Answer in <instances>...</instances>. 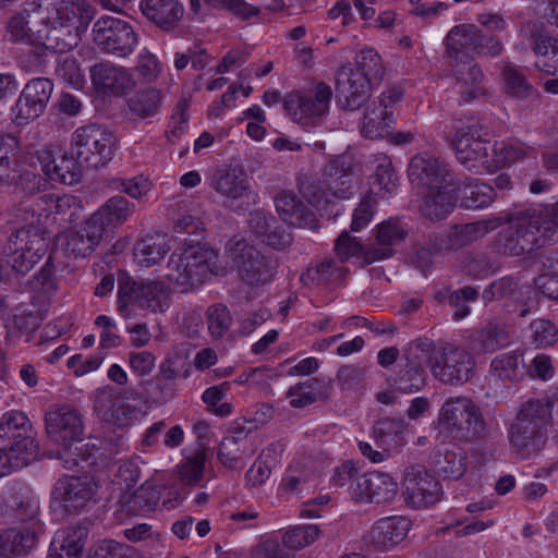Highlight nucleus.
Here are the masks:
<instances>
[{
  "label": "nucleus",
  "mask_w": 558,
  "mask_h": 558,
  "mask_svg": "<svg viewBox=\"0 0 558 558\" xmlns=\"http://www.w3.org/2000/svg\"><path fill=\"white\" fill-rule=\"evenodd\" d=\"M34 20L41 22L36 29V47L64 53L78 45L81 33L86 29L82 7L72 0H39L33 2Z\"/></svg>",
  "instance_id": "nucleus-1"
},
{
  "label": "nucleus",
  "mask_w": 558,
  "mask_h": 558,
  "mask_svg": "<svg viewBox=\"0 0 558 558\" xmlns=\"http://www.w3.org/2000/svg\"><path fill=\"white\" fill-rule=\"evenodd\" d=\"M554 403L548 398L523 402L508 427L511 450L521 460L539 456L549 439Z\"/></svg>",
  "instance_id": "nucleus-2"
},
{
  "label": "nucleus",
  "mask_w": 558,
  "mask_h": 558,
  "mask_svg": "<svg viewBox=\"0 0 558 558\" xmlns=\"http://www.w3.org/2000/svg\"><path fill=\"white\" fill-rule=\"evenodd\" d=\"M501 219L502 223H509V226L496 238L499 253L521 256L557 243L554 236L556 232L545 225L539 207L519 208L508 213Z\"/></svg>",
  "instance_id": "nucleus-3"
},
{
  "label": "nucleus",
  "mask_w": 558,
  "mask_h": 558,
  "mask_svg": "<svg viewBox=\"0 0 558 558\" xmlns=\"http://www.w3.org/2000/svg\"><path fill=\"white\" fill-rule=\"evenodd\" d=\"M38 451L36 432L27 415L19 410L5 412L0 420V477L28 465Z\"/></svg>",
  "instance_id": "nucleus-4"
},
{
  "label": "nucleus",
  "mask_w": 558,
  "mask_h": 558,
  "mask_svg": "<svg viewBox=\"0 0 558 558\" xmlns=\"http://www.w3.org/2000/svg\"><path fill=\"white\" fill-rule=\"evenodd\" d=\"M22 211L23 226L10 234L3 246V254L16 272L25 274L46 254L49 236L43 221V214L31 218L26 206Z\"/></svg>",
  "instance_id": "nucleus-5"
},
{
  "label": "nucleus",
  "mask_w": 558,
  "mask_h": 558,
  "mask_svg": "<svg viewBox=\"0 0 558 558\" xmlns=\"http://www.w3.org/2000/svg\"><path fill=\"white\" fill-rule=\"evenodd\" d=\"M438 424L454 439L465 442L490 436V427L480 407L466 396L448 398L439 410Z\"/></svg>",
  "instance_id": "nucleus-6"
},
{
  "label": "nucleus",
  "mask_w": 558,
  "mask_h": 558,
  "mask_svg": "<svg viewBox=\"0 0 558 558\" xmlns=\"http://www.w3.org/2000/svg\"><path fill=\"white\" fill-rule=\"evenodd\" d=\"M118 311L124 318L137 308L151 313H163L170 305V290L165 282L150 279H134L126 272L118 277Z\"/></svg>",
  "instance_id": "nucleus-7"
},
{
  "label": "nucleus",
  "mask_w": 558,
  "mask_h": 558,
  "mask_svg": "<svg viewBox=\"0 0 558 558\" xmlns=\"http://www.w3.org/2000/svg\"><path fill=\"white\" fill-rule=\"evenodd\" d=\"M226 256L241 282L247 287L262 288L270 283L277 274V260L243 238L234 236L227 243Z\"/></svg>",
  "instance_id": "nucleus-8"
},
{
  "label": "nucleus",
  "mask_w": 558,
  "mask_h": 558,
  "mask_svg": "<svg viewBox=\"0 0 558 558\" xmlns=\"http://www.w3.org/2000/svg\"><path fill=\"white\" fill-rule=\"evenodd\" d=\"M450 146L457 160L473 173H492L499 169V161L492 151L494 148L482 140V125L473 119L466 125L456 128Z\"/></svg>",
  "instance_id": "nucleus-9"
},
{
  "label": "nucleus",
  "mask_w": 558,
  "mask_h": 558,
  "mask_svg": "<svg viewBox=\"0 0 558 558\" xmlns=\"http://www.w3.org/2000/svg\"><path fill=\"white\" fill-rule=\"evenodd\" d=\"M140 401L141 393L134 388L116 389L106 386L97 390L94 409L104 422L126 427L140 417Z\"/></svg>",
  "instance_id": "nucleus-10"
},
{
  "label": "nucleus",
  "mask_w": 558,
  "mask_h": 558,
  "mask_svg": "<svg viewBox=\"0 0 558 558\" xmlns=\"http://www.w3.org/2000/svg\"><path fill=\"white\" fill-rule=\"evenodd\" d=\"M72 155L87 168L106 166L116 151V137L97 124L78 128L72 135Z\"/></svg>",
  "instance_id": "nucleus-11"
},
{
  "label": "nucleus",
  "mask_w": 558,
  "mask_h": 558,
  "mask_svg": "<svg viewBox=\"0 0 558 558\" xmlns=\"http://www.w3.org/2000/svg\"><path fill=\"white\" fill-rule=\"evenodd\" d=\"M93 40L105 53L119 58L130 56L138 44L137 34L125 20L105 15L93 25Z\"/></svg>",
  "instance_id": "nucleus-12"
},
{
  "label": "nucleus",
  "mask_w": 558,
  "mask_h": 558,
  "mask_svg": "<svg viewBox=\"0 0 558 558\" xmlns=\"http://www.w3.org/2000/svg\"><path fill=\"white\" fill-rule=\"evenodd\" d=\"M475 375V361L464 349L453 344L442 347L433 365V376L449 386H461Z\"/></svg>",
  "instance_id": "nucleus-13"
},
{
  "label": "nucleus",
  "mask_w": 558,
  "mask_h": 558,
  "mask_svg": "<svg viewBox=\"0 0 558 558\" xmlns=\"http://www.w3.org/2000/svg\"><path fill=\"white\" fill-rule=\"evenodd\" d=\"M409 180L422 189L451 187L454 185V173L441 158L427 153L413 156L408 168Z\"/></svg>",
  "instance_id": "nucleus-14"
},
{
  "label": "nucleus",
  "mask_w": 558,
  "mask_h": 558,
  "mask_svg": "<svg viewBox=\"0 0 558 558\" xmlns=\"http://www.w3.org/2000/svg\"><path fill=\"white\" fill-rule=\"evenodd\" d=\"M402 494L409 506L425 508L440 500L442 488L425 466L416 464L408 466L404 471Z\"/></svg>",
  "instance_id": "nucleus-15"
},
{
  "label": "nucleus",
  "mask_w": 558,
  "mask_h": 558,
  "mask_svg": "<svg viewBox=\"0 0 558 558\" xmlns=\"http://www.w3.org/2000/svg\"><path fill=\"white\" fill-rule=\"evenodd\" d=\"M48 438L62 447L78 441L83 433L81 414L68 404L51 405L45 414Z\"/></svg>",
  "instance_id": "nucleus-16"
},
{
  "label": "nucleus",
  "mask_w": 558,
  "mask_h": 558,
  "mask_svg": "<svg viewBox=\"0 0 558 558\" xmlns=\"http://www.w3.org/2000/svg\"><path fill=\"white\" fill-rule=\"evenodd\" d=\"M52 90L53 83L49 78L31 80L23 88L13 108L16 122L23 124L39 117L45 111Z\"/></svg>",
  "instance_id": "nucleus-17"
},
{
  "label": "nucleus",
  "mask_w": 558,
  "mask_h": 558,
  "mask_svg": "<svg viewBox=\"0 0 558 558\" xmlns=\"http://www.w3.org/2000/svg\"><path fill=\"white\" fill-rule=\"evenodd\" d=\"M361 73L353 71L351 64L342 65L337 71L336 95L340 106L348 110H356L369 98V86Z\"/></svg>",
  "instance_id": "nucleus-18"
},
{
  "label": "nucleus",
  "mask_w": 558,
  "mask_h": 558,
  "mask_svg": "<svg viewBox=\"0 0 558 558\" xmlns=\"http://www.w3.org/2000/svg\"><path fill=\"white\" fill-rule=\"evenodd\" d=\"M411 529L405 517L393 515L377 520L365 536L367 546L378 551L390 550L400 544Z\"/></svg>",
  "instance_id": "nucleus-19"
},
{
  "label": "nucleus",
  "mask_w": 558,
  "mask_h": 558,
  "mask_svg": "<svg viewBox=\"0 0 558 558\" xmlns=\"http://www.w3.org/2000/svg\"><path fill=\"white\" fill-rule=\"evenodd\" d=\"M26 207L31 218H35L37 214H43V221H45L49 215H54L63 223L75 222L82 210L80 198L69 194L62 196L45 194Z\"/></svg>",
  "instance_id": "nucleus-20"
},
{
  "label": "nucleus",
  "mask_w": 558,
  "mask_h": 558,
  "mask_svg": "<svg viewBox=\"0 0 558 558\" xmlns=\"http://www.w3.org/2000/svg\"><path fill=\"white\" fill-rule=\"evenodd\" d=\"M90 78L94 87L107 95L122 96L134 86L132 74L124 66L109 61L93 65Z\"/></svg>",
  "instance_id": "nucleus-21"
},
{
  "label": "nucleus",
  "mask_w": 558,
  "mask_h": 558,
  "mask_svg": "<svg viewBox=\"0 0 558 558\" xmlns=\"http://www.w3.org/2000/svg\"><path fill=\"white\" fill-rule=\"evenodd\" d=\"M352 495L362 502H388L395 498L398 492V484L386 473L368 472L356 480Z\"/></svg>",
  "instance_id": "nucleus-22"
},
{
  "label": "nucleus",
  "mask_w": 558,
  "mask_h": 558,
  "mask_svg": "<svg viewBox=\"0 0 558 558\" xmlns=\"http://www.w3.org/2000/svg\"><path fill=\"white\" fill-rule=\"evenodd\" d=\"M407 230L393 219L381 222L376 230L375 244L363 253V264L369 265L378 260L390 258L395 254V246L407 236Z\"/></svg>",
  "instance_id": "nucleus-23"
},
{
  "label": "nucleus",
  "mask_w": 558,
  "mask_h": 558,
  "mask_svg": "<svg viewBox=\"0 0 558 558\" xmlns=\"http://www.w3.org/2000/svg\"><path fill=\"white\" fill-rule=\"evenodd\" d=\"M452 74L456 78V88L461 101L470 102L484 95V73L473 58L463 61H452Z\"/></svg>",
  "instance_id": "nucleus-24"
},
{
  "label": "nucleus",
  "mask_w": 558,
  "mask_h": 558,
  "mask_svg": "<svg viewBox=\"0 0 558 558\" xmlns=\"http://www.w3.org/2000/svg\"><path fill=\"white\" fill-rule=\"evenodd\" d=\"M459 189L457 182L451 187L427 189L420 205L421 215L432 221L446 219L456 207Z\"/></svg>",
  "instance_id": "nucleus-25"
},
{
  "label": "nucleus",
  "mask_w": 558,
  "mask_h": 558,
  "mask_svg": "<svg viewBox=\"0 0 558 558\" xmlns=\"http://www.w3.org/2000/svg\"><path fill=\"white\" fill-rule=\"evenodd\" d=\"M41 532L40 522L3 531L0 534V558L26 555L35 546Z\"/></svg>",
  "instance_id": "nucleus-26"
},
{
  "label": "nucleus",
  "mask_w": 558,
  "mask_h": 558,
  "mask_svg": "<svg viewBox=\"0 0 558 558\" xmlns=\"http://www.w3.org/2000/svg\"><path fill=\"white\" fill-rule=\"evenodd\" d=\"M254 452L255 448L248 439L245 427L236 424L220 441L218 459L225 466L236 469L243 457H251Z\"/></svg>",
  "instance_id": "nucleus-27"
},
{
  "label": "nucleus",
  "mask_w": 558,
  "mask_h": 558,
  "mask_svg": "<svg viewBox=\"0 0 558 558\" xmlns=\"http://www.w3.org/2000/svg\"><path fill=\"white\" fill-rule=\"evenodd\" d=\"M183 255H185L186 265L190 267V278L194 281V286L202 284L213 274H217L218 254L207 244L185 243Z\"/></svg>",
  "instance_id": "nucleus-28"
},
{
  "label": "nucleus",
  "mask_w": 558,
  "mask_h": 558,
  "mask_svg": "<svg viewBox=\"0 0 558 558\" xmlns=\"http://www.w3.org/2000/svg\"><path fill=\"white\" fill-rule=\"evenodd\" d=\"M96 483L88 476H71L59 481L56 492L68 511H77L94 497Z\"/></svg>",
  "instance_id": "nucleus-29"
},
{
  "label": "nucleus",
  "mask_w": 558,
  "mask_h": 558,
  "mask_svg": "<svg viewBox=\"0 0 558 558\" xmlns=\"http://www.w3.org/2000/svg\"><path fill=\"white\" fill-rule=\"evenodd\" d=\"M466 453L454 446L440 445L430 457V466L444 480H459L466 472Z\"/></svg>",
  "instance_id": "nucleus-30"
},
{
  "label": "nucleus",
  "mask_w": 558,
  "mask_h": 558,
  "mask_svg": "<svg viewBox=\"0 0 558 558\" xmlns=\"http://www.w3.org/2000/svg\"><path fill=\"white\" fill-rule=\"evenodd\" d=\"M275 203L284 222L299 228H318L315 214L294 193L283 191L276 196Z\"/></svg>",
  "instance_id": "nucleus-31"
},
{
  "label": "nucleus",
  "mask_w": 558,
  "mask_h": 558,
  "mask_svg": "<svg viewBox=\"0 0 558 558\" xmlns=\"http://www.w3.org/2000/svg\"><path fill=\"white\" fill-rule=\"evenodd\" d=\"M41 320L40 310L33 302V296H29L28 302L16 303L5 319L8 338L12 339L34 332L40 326Z\"/></svg>",
  "instance_id": "nucleus-32"
},
{
  "label": "nucleus",
  "mask_w": 558,
  "mask_h": 558,
  "mask_svg": "<svg viewBox=\"0 0 558 558\" xmlns=\"http://www.w3.org/2000/svg\"><path fill=\"white\" fill-rule=\"evenodd\" d=\"M209 186L229 199H240L250 192L247 175L238 169L217 168L208 178Z\"/></svg>",
  "instance_id": "nucleus-33"
},
{
  "label": "nucleus",
  "mask_w": 558,
  "mask_h": 558,
  "mask_svg": "<svg viewBox=\"0 0 558 558\" xmlns=\"http://www.w3.org/2000/svg\"><path fill=\"white\" fill-rule=\"evenodd\" d=\"M480 37L481 28L474 24L464 23L453 26L445 37L446 51L450 62L471 58L465 50L475 51Z\"/></svg>",
  "instance_id": "nucleus-34"
},
{
  "label": "nucleus",
  "mask_w": 558,
  "mask_h": 558,
  "mask_svg": "<svg viewBox=\"0 0 558 558\" xmlns=\"http://www.w3.org/2000/svg\"><path fill=\"white\" fill-rule=\"evenodd\" d=\"M142 13L158 27L174 28L183 16V7L178 0H142Z\"/></svg>",
  "instance_id": "nucleus-35"
},
{
  "label": "nucleus",
  "mask_w": 558,
  "mask_h": 558,
  "mask_svg": "<svg viewBox=\"0 0 558 558\" xmlns=\"http://www.w3.org/2000/svg\"><path fill=\"white\" fill-rule=\"evenodd\" d=\"M407 427L402 417H381L374 423L373 438L384 450L398 449L407 442Z\"/></svg>",
  "instance_id": "nucleus-36"
},
{
  "label": "nucleus",
  "mask_w": 558,
  "mask_h": 558,
  "mask_svg": "<svg viewBox=\"0 0 558 558\" xmlns=\"http://www.w3.org/2000/svg\"><path fill=\"white\" fill-rule=\"evenodd\" d=\"M326 186L338 198H347L352 194L351 165L343 157H337L325 168Z\"/></svg>",
  "instance_id": "nucleus-37"
},
{
  "label": "nucleus",
  "mask_w": 558,
  "mask_h": 558,
  "mask_svg": "<svg viewBox=\"0 0 558 558\" xmlns=\"http://www.w3.org/2000/svg\"><path fill=\"white\" fill-rule=\"evenodd\" d=\"M531 40L534 54L543 57V61L535 62V66L548 75H558V38L532 32Z\"/></svg>",
  "instance_id": "nucleus-38"
},
{
  "label": "nucleus",
  "mask_w": 558,
  "mask_h": 558,
  "mask_svg": "<svg viewBox=\"0 0 558 558\" xmlns=\"http://www.w3.org/2000/svg\"><path fill=\"white\" fill-rule=\"evenodd\" d=\"M87 534L85 526L70 527L61 535V541L53 539L47 558H81Z\"/></svg>",
  "instance_id": "nucleus-39"
},
{
  "label": "nucleus",
  "mask_w": 558,
  "mask_h": 558,
  "mask_svg": "<svg viewBox=\"0 0 558 558\" xmlns=\"http://www.w3.org/2000/svg\"><path fill=\"white\" fill-rule=\"evenodd\" d=\"M329 385L317 378H310L303 383H299L288 390L290 405L292 408H304L317 400L327 399Z\"/></svg>",
  "instance_id": "nucleus-40"
},
{
  "label": "nucleus",
  "mask_w": 558,
  "mask_h": 558,
  "mask_svg": "<svg viewBox=\"0 0 558 558\" xmlns=\"http://www.w3.org/2000/svg\"><path fill=\"white\" fill-rule=\"evenodd\" d=\"M393 121L392 111L385 110L376 101L367 106L363 122L362 134L368 138H379L389 135V128Z\"/></svg>",
  "instance_id": "nucleus-41"
},
{
  "label": "nucleus",
  "mask_w": 558,
  "mask_h": 558,
  "mask_svg": "<svg viewBox=\"0 0 558 558\" xmlns=\"http://www.w3.org/2000/svg\"><path fill=\"white\" fill-rule=\"evenodd\" d=\"M502 75L505 78V89L509 96L531 104L539 100V92L533 87L526 76L517 68L506 65Z\"/></svg>",
  "instance_id": "nucleus-42"
},
{
  "label": "nucleus",
  "mask_w": 558,
  "mask_h": 558,
  "mask_svg": "<svg viewBox=\"0 0 558 558\" xmlns=\"http://www.w3.org/2000/svg\"><path fill=\"white\" fill-rule=\"evenodd\" d=\"M342 264L341 260H326L303 272L301 275V281L304 286L337 284L345 277L347 271Z\"/></svg>",
  "instance_id": "nucleus-43"
},
{
  "label": "nucleus",
  "mask_w": 558,
  "mask_h": 558,
  "mask_svg": "<svg viewBox=\"0 0 558 558\" xmlns=\"http://www.w3.org/2000/svg\"><path fill=\"white\" fill-rule=\"evenodd\" d=\"M96 452L97 447L95 445L78 441L74 448H72L71 445L64 446L63 449L58 452V459L66 470H73L75 468L85 469L96 464Z\"/></svg>",
  "instance_id": "nucleus-44"
},
{
  "label": "nucleus",
  "mask_w": 558,
  "mask_h": 558,
  "mask_svg": "<svg viewBox=\"0 0 558 558\" xmlns=\"http://www.w3.org/2000/svg\"><path fill=\"white\" fill-rule=\"evenodd\" d=\"M162 98L158 89L148 87L136 92L128 99V108L132 114L147 119L158 113Z\"/></svg>",
  "instance_id": "nucleus-45"
},
{
  "label": "nucleus",
  "mask_w": 558,
  "mask_h": 558,
  "mask_svg": "<svg viewBox=\"0 0 558 558\" xmlns=\"http://www.w3.org/2000/svg\"><path fill=\"white\" fill-rule=\"evenodd\" d=\"M523 355L519 351L497 355L490 363L492 373L502 380L517 381L524 376Z\"/></svg>",
  "instance_id": "nucleus-46"
},
{
  "label": "nucleus",
  "mask_w": 558,
  "mask_h": 558,
  "mask_svg": "<svg viewBox=\"0 0 558 558\" xmlns=\"http://www.w3.org/2000/svg\"><path fill=\"white\" fill-rule=\"evenodd\" d=\"M440 351L437 350L433 340L428 338H418L412 341L405 350L404 356L408 363L411 365L430 368L433 373V365L439 357Z\"/></svg>",
  "instance_id": "nucleus-47"
},
{
  "label": "nucleus",
  "mask_w": 558,
  "mask_h": 558,
  "mask_svg": "<svg viewBox=\"0 0 558 558\" xmlns=\"http://www.w3.org/2000/svg\"><path fill=\"white\" fill-rule=\"evenodd\" d=\"M495 198L493 186L474 179L463 186L461 206L466 209H480L488 207Z\"/></svg>",
  "instance_id": "nucleus-48"
},
{
  "label": "nucleus",
  "mask_w": 558,
  "mask_h": 558,
  "mask_svg": "<svg viewBox=\"0 0 558 558\" xmlns=\"http://www.w3.org/2000/svg\"><path fill=\"white\" fill-rule=\"evenodd\" d=\"M331 97L332 89L324 82L315 85L313 94H303V120L324 116L329 109Z\"/></svg>",
  "instance_id": "nucleus-49"
},
{
  "label": "nucleus",
  "mask_w": 558,
  "mask_h": 558,
  "mask_svg": "<svg viewBox=\"0 0 558 558\" xmlns=\"http://www.w3.org/2000/svg\"><path fill=\"white\" fill-rule=\"evenodd\" d=\"M33 3L25 8L23 12L13 15L7 24V31L10 35V39L13 43H21L31 46L37 45L36 31L29 26L31 21L28 20L33 13Z\"/></svg>",
  "instance_id": "nucleus-50"
},
{
  "label": "nucleus",
  "mask_w": 558,
  "mask_h": 558,
  "mask_svg": "<svg viewBox=\"0 0 558 558\" xmlns=\"http://www.w3.org/2000/svg\"><path fill=\"white\" fill-rule=\"evenodd\" d=\"M169 247L160 236H146L134 247V256L141 266L150 267L162 259Z\"/></svg>",
  "instance_id": "nucleus-51"
},
{
  "label": "nucleus",
  "mask_w": 558,
  "mask_h": 558,
  "mask_svg": "<svg viewBox=\"0 0 558 558\" xmlns=\"http://www.w3.org/2000/svg\"><path fill=\"white\" fill-rule=\"evenodd\" d=\"M83 165L85 162L80 161L76 156L74 158L64 154L56 160L50 179L68 185L76 184L83 177Z\"/></svg>",
  "instance_id": "nucleus-52"
},
{
  "label": "nucleus",
  "mask_w": 558,
  "mask_h": 558,
  "mask_svg": "<svg viewBox=\"0 0 558 558\" xmlns=\"http://www.w3.org/2000/svg\"><path fill=\"white\" fill-rule=\"evenodd\" d=\"M521 295L518 279L513 277H502L493 281L482 294L485 302L510 301Z\"/></svg>",
  "instance_id": "nucleus-53"
},
{
  "label": "nucleus",
  "mask_w": 558,
  "mask_h": 558,
  "mask_svg": "<svg viewBox=\"0 0 558 558\" xmlns=\"http://www.w3.org/2000/svg\"><path fill=\"white\" fill-rule=\"evenodd\" d=\"M353 71L361 73L371 84H377L384 75L380 56L373 49H364L356 56V68Z\"/></svg>",
  "instance_id": "nucleus-54"
},
{
  "label": "nucleus",
  "mask_w": 558,
  "mask_h": 558,
  "mask_svg": "<svg viewBox=\"0 0 558 558\" xmlns=\"http://www.w3.org/2000/svg\"><path fill=\"white\" fill-rule=\"evenodd\" d=\"M189 268L182 246L170 255L165 276L169 281L186 290L189 287H195L194 281L190 278L191 271Z\"/></svg>",
  "instance_id": "nucleus-55"
},
{
  "label": "nucleus",
  "mask_w": 558,
  "mask_h": 558,
  "mask_svg": "<svg viewBox=\"0 0 558 558\" xmlns=\"http://www.w3.org/2000/svg\"><path fill=\"white\" fill-rule=\"evenodd\" d=\"M427 369L407 362L396 377V385L399 390L411 393L423 389L427 384Z\"/></svg>",
  "instance_id": "nucleus-56"
},
{
  "label": "nucleus",
  "mask_w": 558,
  "mask_h": 558,
  "mask_svg": "<svg viewBox=\"0 0 558 558\" xmlns=\"http://www.w3.org/2000/svg\"><path fill=\"white\" fill-rule=\"evenodd\" d=\"M161 493V486L145 481L131 497L130 507L137 512H148L159 502Z\"/></svg>",
  "instance_id": "nucleus-57"
},
{
  "label": "nucleus",
  "mask_w": 558,
  "mask_h": 558,
  "mask_svg": "<svg viewBox=\"0 0 558 558\" xmlns=\"http://www.w3.org/2000/svg\"><path fill=\"white\" fill-rule=\"evenodd\" d=\"M477 342L484 352H494L509 342L508 331L498 323H487L477 333Z\"/></svg>",
  "instance_id": "nucleus-58"
},
{
  "label": "nucleus",
  "mask_w": 558,
  "mask_h": 558,
  "mask_svg": "<svg viewBox=\"0 0 558 558\" xmlns=\"http://www.w3.org/2000/svg\"><path fill=\"white\" fill-rule=\"evenodd\" d=\"M134 205L123 196L110 197L98 210L105 217L106 223L112 228L124 222L132 214Z\"/></svg>",
  "instance_id": "nucleus-59"
},
{
  "label": "nucleus",
  "mask_w": 558,
  "mask_h": 558,
  "mask_svg": "<svg viewBox=\"0 0 558 558\" xmlns=\"http://www.w3.org/2000/svg\"><path fill=\"white\" fill-rule=\"evenodd\" d=\"M375 162L374 184H377L380 190L392 194L399 185V178L393 169L391 159L384 154H378L375 156Z\"/></svg>",
  "instance_id": "nucleus-60"
},
{
  "label": "nucleus",
  "mask_w": 558,
  "mask_h": 558,
  "mask_svg": "<svg viewBox=\"0 0 558 558\" xmlns=\"http://www.w3.org/2000/svg\"><path fill=\"white\" fill-rule=\"evenodd\" d=\"M320 534L317 525H298L287 531L282 536V543L291 549H301L314 543Z\"/></svg>",
  "instance_id": "nucleus-61"
},
{
  "label": "nucleus",
  "mask_w": 558,
  "mask_h": 558,
  "mask_svg": "<svg viewBox=\"0 0 558 558\" xmlns=\"http://www.w3.org/2000/svg\"><path fill=\"white\" fill-rule=\"evenodd\" d=\"M232 317L228 307L223 304H214L207 310V325L210 335L220 339L229 330Z\"/></svg>",
  "instance_id": "nucleus-62"
},
{
  "label": "nucleus",
  "mask_w": 558,
  "mask_h": 558,
  "mask_svg": "<svg viewBox=\"0 0 558 558\" xmlns=\"http://www.w3.org/2000/svg\"><path fill=\"white\" fill-rule=\"evenodd\" d=\"M10 507L13 510L15 519L27 523L26 525H29L32 522H39L37 519L39 506L36 499L28 496L15 495L12 498Z\"/></svg>",
  "instance_id": "nucleus-63"
},
{
  "label": "nucleus",
  "mask_w": 558,
  "mask_h": 558,
  "mask_svg": "<svg viewBox=\"0 0 558 558\" xmlns=\"http://www.w3.org/2000/svg\"><path fill=\"white\" fill-rule=\"evenodd\" d=\"M56 75L64 83L78 88L84 83V75L81 71L77 60L73 57H63L58 59L54 70Z\"/></svg>",
  "instance_id": "nucleus-64"
}]
</instances>
